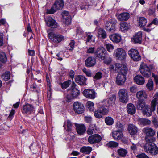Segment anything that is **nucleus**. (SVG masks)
Listing matches in <instances>:
<instances>
[{"instance_id": "f257e3e1", "label": "nucleus", "mask_w": 158, "mask_h": 158, "mask_svg": "<svg viewBox=\"0 0 158 158\" xmlns=\"http://www.w3.org/2000/svg\"><path fill=\"white\" fill-rule=\"evenodd\" d=\"M64 6L63 0H56L51 9L48 10V12L50 14H53L57 10L62 9Z\"/></svg>"}, {"instance_id": "f03ea898", "label": "nucleus", "mask_w": 158, "mask_h": 158, "mask_svg": "<svg viewBox=\"0 0 158 158\" xmlns=\"http://www.w3.org/2000/svg\"><path fill=\"white\" fill-rule=\"evenodd\" d=\"M48 36L52 42L55 44L59 43L64 39V37L62 35L53 32L48 33Z\"/></svg>"}, {"instance_id": "7ed1b4c3", "label": "nucleus", "mask_w": 158, "mask_h": 158, "mask_svg": "<svg viewBox=\"0 0 158 158\" xmlns=\"http://www.w3.org/2000/svg\"><path fill=\"white\" fill-rule=\"evenodd\" d=\"M117 23L116 20L111 19L107 21L105 25L106 29L108 31L114 32L115 29V25Z\"/></svg>"}, {"instance_id": "20e7f679", "label": "nucleus", "mask_w": 158, "mask_h": 158, "mask_svg": "<svg viewBox=\"0 0 158 158\" xmlns=\"http://www.w3.org/2000/svg\"><path fill=\"white\" fill-rule=\"evenodd\" d=\"M119 100L123 103H127L129 100V96L127 90L124 89H120L118 92Z\"/></svg>"}, {"instance_id": "39448f33", "label": "nucleus", "mask_w": 158, "mask_h": 158, "mask_svg": "<svg viewBox=\"0 0 158 158\" xmlns=\"http://www.w3.org/2000/svg\"><path fill=\"white\" fill-rule=\"evenodd\" d=\"M114 55L116 58L120 60L125 59L126 56V53L125 51L122 48H119L115 50Z\"/></svg>"}, {"instance_id": "423d86ee", "label": "nucleus", "mask_w": 158, "mask_h": 158, "mask_svg": "<svg viewBox=\"0 0 158 158\" xmlns=\"http://www.w3.org/2000/svg\"><path fill=\"white\" fill-rule=\"evenodd\" d=\"M136 107L138 109L142 110V113L144 115H147L148 111V107L147 105H145V102L143 99H139L136 104Z\"/></svg>"}, {"instance_id": "0eeeda50", "label": "nucleus", "mask_w": 158, "mask_h": 158, "mask_svg": "<svg viewBox=\"0 0 158 158\" xmlns=\"http://www.w3.org/2000/svg\"><path fill=\"white\" fill-rule=\"evenodd\" d=\"M143 134L145 135V139L143 140V143L141 144L142 147L144 149V151L147 153L148 152V128L146 127L142 130Z\"/></svg>"}, {"instance_id": "6e6552de", "label": "nucleus", "mask_w": 158, "mask_h": 158, "mask_svg": "<svg viewBox=\"0 0 158 158\" xmlns=\"http://www.w3.org/2000/svg\"><path fill=\"white\" fill-rule=\"evenodd\" d=\"M35 108L31 104H27L23 105L22 109V112L24 114H30L34 112Z\"/></svg>"}, {"instance_id": "1a4fd4ad", "label": "nucleus", "mask_w": 158, "mask_h": 158, "mask_svg": "<svg viewBox=\"0 0 158 158\" xmlns=\"http://www.w3.org/2000/svg\"><path fill=\"white\" fill-rule=\"evenodd\" d=\"M106 51L102 47L98 48L95 52V55L96 58H98L99 60H103L105 58V54Z\"/></svg>"}, {"instance_id": "9d476101", "label": "nucleus", "mask_w": 158, "mask_h": 158, "mask_svg": "<svg viewBox=\"0 0 158 158\" xmlns=\"http://www.w3.org/2000/svg\"><path fill=\"white\" fill-rule=\"evenodd\" d=\"M102 139V137L100 135L96 134L89 136L88 141L90 144H94L100 142Z\"/></svg>"}, {"instance_id": "9b49d317", "label": "nucleus", "mask_w": 158, "mask_h": 158, "mask_svg": "<svg viewBox=\"0 0 158 158\" xmlns=\"http://www.w3.org/2000/svg\"><path fill=\"white\" fill-rule=\"evenodd\" d=\"M128 54L135 61H138L141 59V56L138 51L134 49H131L128 51Z\"/></svg>"}, {"instance_id": "f8f14e48", "label": "nucleus", "mask_w": 158, "mask_h": 158, "mask_svg": "<svg viewBox=\"0 0 158 158\" xmlns=\"http://www.w3.org/2000/svg\"><path fill=\"white\" fill-rule=\"evenodd\" d=\"M73 109L75 112L78 114L83 113L85 110L84 105L79 102H75L73 103Z\"/></svg>"}, {"instance_id": "ddd939ff", "label": "nucleus", "mask_w": 158, "mask_h": 158, "mask_svg": "<svg viewBox=\"0 0 158 158\" xmlns=\"http://www.w3.org/2000/svg\"><path fill=\"white\" fill-rule=\"evenodd\" d=\"M116 99V97L115 95L113 94L110 96L109 99L107 100H104L102 102V103L105 104L106 107H109L112 106L114 104L115 101Z\"/></svg>"}, {"instance_id": "4468645a", "label": "nucleus", "mask_w": 158, "mask_h": 158, "mask_svg": "<svg viewBox=\"0 0 158 158\" xmlns=\"http://www.w3.org/2000/svg\"><path fill=\"white\" fill-rule=\"evenodd\" d=\"M149 139V151L152 155H156L158 153V148L154 143L150 141Z\"/></svg>"}, {"instance_id": "2eb2a0df", "label": "nucleus", "mask_w": 158, "mask_h": 158, "mask_svg": "<svg viewBox=\"0 0 158 158\" xmlns=\"http://www.w3.org/2000/svg\"><path fill=\"white\" fill-rule=\"evenodd\" d=\"M83 95L86 98L94 99L96 97V93L93 89H86L83 92Z\"/></svg>"}, {"instance_id": "dca6fc26", "label": "nucleus", "mask_w": 158, "mask_h": 158, "mask_svg": "<svg viewBox=\"0 0 158 158\" xmlns=\"http://www.w3.org/2000/svg\"><path fill=\"white\" fill-rule=\"evenodd\" d=\"M116 16L119 21H127L129 19L130 15L128 12H124L120 14H117Z\"/></svg>"}, {"instance_id": "f3484780", "label": "nucleus", "mask_w": 158, "mask_h": 158, "mask_svg": "<svg viewBox=\"0 0 158 158\" xmlns=\"http://www.w3.org/2000/svg\"><path fill=\"white\" fill-rule=\"evenodd\" d=\"M142 40V32L141 31L136 33L131 38L132 42L135 43H140Z\"/></svg>"}, {"instance_id": "a211bd4d", "label": "nucleus", "mask_w": 158, "mask_h": 158, "mask_svg": "<svg viewBox=\"0 0 158 158\" xmlns=\"http://www.w3.org/2000/svg\"><path fill=\"white\" fill-rule=\"evenodd\" d=\"M63 21L67 25H69L71 22V17L69 12L64 11L62 13Z\"/></svg>"}, {"instance_id": "6ab92c4d", "label": "nucleus", "mask_w": 158, "mask_h": 158, "mask_svg": "<svg viewBox=\"0 0 158 158\" xmlns=\"http://www.w3.org/2000/svg\"><path fill=\"white\" fill-rule=\"evenodd\" d=\"M69 91H70V94L73 98L76 97L80 94V91L76 87V85L74 82L72 83L71 89Z\"/></svg>"}, {"instance_id": "aec40b11", "label": "nucleus", "mask_w": 158, "mask_h": 158, "mask_svg": "<svg viewBox=\"0 0 158 158\" xmlns=\"http://www.w3.org/2000/svg\"><path fill=\"white\" fill-rule=\"evenodd\" d=\"M126 80V76L124 74L118 73L116 78V83L118 85H123Z\"/></svg>"}, {"instance_id": "412c9836", "label": "nucleus", "mask_w": 158, "mask_h": 158, "mask_svg": "<svg viewBox=\"0 0 158 158\" xmlns=\"http://www.w3.org/2000/svg\"><path fill=\"white\" fill-rule=\"evenodd\" d=\"M140 71L143 76L148 77V66L147 64L144 63L141 64L140 66Z\"/></svg>"}, {"instance_id": "4be33fe9", "label": "nucleus", "mask_w": 158, "mask_h": 158, "mask_svg": "<svg viewBox=\"0 0 158 158\" xmlns=\"http://www.w3.org/2000/svg\"><path fill=\"white\" fill-rule=\"evenodd\" d=\"M46 24L48 27L52 28H56L57 27V24L56 22L51 17H48L45 20Z\"/></svg>"}, {"instance_id": "5701e85b", "label": "nucleus", "mask_w": 158, "mask_h": 158, "mask_svg": "<svg viewBox=\"0 0 158 158\" xmlns=\"http://www.w3.org/2000/svg\"><path fill=\"white\" fill-rule=\"evenodd\" d=\"M154 97L155 98L151 102V108H150V111L151 113L152 112L154 111L155 110V107L157 104V101H158V92L156 93ZM152 114H150L149 112V116H150Z\"/></svg>"}, {"instance_id": "b1692460", "label": "nucleus", "mask_w": 158, "mask_h": 158, "mask_svg": "<svg viewBox=\"0 0 158 158\" xmlns=\"http://www.w3.org/2000/svg\"><path fill=\"white\" fill-rule=\"evenodd\" d=\"M77 133L80 135H82L85 133L86 129L85 126L83 124H76Z\"/></svg>"}, {"instance_id": "393cba45", "label": "nucleus", "mask_w": 158, "mask_h": 158, "mask_svg": "<svg viewBox=\"0 0 158 158\" xmlns=\"http://www.w3.org/2000/svg\"><path fill=\"white\" fill-rule=\"evenodd\" d=\"M96 63V60L93 57H88L85 61V64L87 67H91L94 66Z\"/></svg>"}, {"instance_id": "a878e982", "label": "nucleus", "mask_w": 158, "mask_h": 158, "mask_svg": "<svg viewBox=\"0 0 158 158\" xmlns=\"http://www.w3.org/2000/svg\"><path fill=\"white\" fill-rule=\"evenodd\" d=\"M86 80V79L85 77L83 76L79 75L75 78L76 82L81 85H86L85 83Z\"/></svg>"}, {"instance_id": "bb28decb", "label": "nucleus", "mask_w": 158, "mask_h": 158, "mask_svg": "<svg viewBox=\"0 0 158 158\" xmlns=\"http://www.w3.org/2000/svg\"><path fill=\"white\" fill-rule=\"evenodd\" d=\"M112 136L114 139L119 140L122 138L123 136L122 131H115L112 132Z\"/></svg>"}, {"instance_id": "cd10ccee", "label": "nucleus", "mask_w": 158, "mask_h": 158, "mask_svg": "<svg viewBox=\"0 0 158 158\" xmlns=\"http://www.w3.org/2000/svg\"><path fill=\"white\" fill-rule=\"evenodd\" d=\"M134 81L139 85H142L144 84L145 80L143 77L141 75H137L134 78Z\"/></svg>"}, {"instance_id": "c85d7f7f", "label": "nucleus", "mask_w": 158, "mask_h": 158, "mask_svg": "<svg viewBox=\"0 0 158 158\" xmlns=\"http://www.w3.org/2000/svg\"><path fill=\"white\" fill-rule=\"evenodd\" d=\"M138 129L137 127L132 124H129L128 127V130L131 135H134L137 132Z\"/></svg>"}, {"instance_id": "c756f323", "label": "nucleus", "mask_w": 158, "mask_h": 158, "mask_svg": "<svg viewBox=\"0 0 158 158\" xmlns=\"http://www.w3.org/2000/svg\"><path fill=\"white\" fill-rule=\"evenodd\" d=\"M110 39L114 42L118 43L121 40V36L118 34H114L109 36Z\"/></svg>"}, {"instance_id": "7c9ffc66", "label": "nucleus", "mask_w": 158, "mask_h": 158, "mask_svg": "<svg viewBox=\"0 0 158 158\" xmlns=\"http://www.w3.org/2000/svg\"><path fill=\"white\" fill-rule=\"evenodd\" d=\"M127 111L130 114H134L136 111V108L134 105L131 103H129L127 105Z\"/></svg>"}, {"instance_id": "2f4dec72", "label": "nucleus", "mask_w": 158, "mask_h": 158, "mask_svg": "<svg viewBox=\"0 0 158 158\" xmlns=\"http://www.w3.org/2000/svg\"><path fill=\"white\" fill-rule=\"evenodd\" d=\"M97 130L95 124H91L87 131V133L89 135H91L95 133Z\"/></svg>"}, {"instance_id": "473e14b6", "label": "nucleus", "mask_w": 158, "mask_h": 158, "mask_svg": "<svg viewBox=\"0 0 158 158\" xmlns=\"http://www.w3.org/2000/svg\"><path fill=\"white\" fill-rule=\"evenodd\" d=\"M106 107V106H105V104L103 103H102V104L100 105V106L98 108L103 115L107 114L109 111L108 108L107 107Z\"/></svg>"}, {"instance_id": "72a5a7b5", "label": "nucleus", "mask_w": 158, "mask_h": 158, "mask_svg": "<svg viewBox=\"0 0 158 158\" xmlns=\"http://www.w3.org/2000/svg\"><path fill=\"white\" fill-rule=\"evenodd\" d=\"M137 98L139 99H143L147 98V94L144 90L140 91L137 93L136 94Z\"/></svg>"}, {"instance_id": "f704fd0d", "label": "nucleus", "mask_w": 158, "mask_h": 158, "mask_svg": "<svg viewBox=\"0 0 158 158\" xmlns=\"http://www.w3.org/2000/svg\"><path fill=\"white\" fill-rule=\"evenodd\" d=\"M155 134L154 130L151 128H149V139L150 142H154L156 140V139L154 136Z\"/></svg>"}, {"instance_id": "c9c22d12", "label": "nucleus", "mask_w": 158, "mask_h": 158, "mask_svg": "<svg viewBox=\"0 0 158 158\" xmlns=\"http://www.w3.org/2000/svg\"><path fill=\"white\" fill-rule=\"evenodd\" d=\"M120 27L121 31H124L130 28V25L126 22H121L120 23Z\"/></svg>"}, {"instance_id": "e433bc0d", "label": "nucleus", "mask_w": 158, "mask_h": 158, "mask_svg": "<svg viewBox=\"0 0 158 158\" xmlns=\"http://www.w3.org/2000/svg\"><path fill=\"white\" fill-rule=\"evenodd\" d=\"M92 150V148L90 147L84 146L81 148L80 149V152L88 154H89Z\"/></svg>"}, {"instance_id": "4c0bfd02", "label": "nucleus", "mask_w": 158, "mask_h": 158, "mask_svg": "<svg viewBox=\"0 0 158 158\" xmlns=\"http://www.w3.org/2000/svg\"><path fill=\"white\" fill-rule=\"evenodd\" d=\"M138 124L141 126H145L148 124V119L143 118H139L138 119Z\"/></svg>"}, {"instance_id": "58836bf2", "label": "nucleus", "mask_w": 158, "mask_h": 158, "mask_svg": "<svg viewBox=\"0 0 158 158\" xmlns=\"http://www.w3.org/2000/svg\"><path fill=\"white\" fill-rule=\"evenodd\" d=\"M147 20L143 17H141L139 19V25L141 27L145 26L147 23Z\"/></svg>"}, {"instance_id": "ea45409f", "label": "nucleus", "mask_w": 158, "mask_h": 158, "mask_svg": "<svg viewBox=\"0 0 158 158\" xmlns=\"http://www.w3.org/2000/svg\"><path fill=\"white\" fill-rule=\"evenodd\" d=\"M86 106L90 111H93L94 109V104L91 101H88L87 102Z\"/></svg>"}, {"instance_id": "a19ab883", "label": "nucleus", "mask_w": 158, "mask_h": 158, "mask_svg": "<svg viewBox=\"0 0 158 158\" xmlns=\"http://www.w3.org/2000/svg\"><path fill=\"white\" fill-rule=\"evenodd\" d=\"M120 72L118 73L122 74H124L125 76L127 73L128 69L126 66L124 64L123 65L122 67L120 69Z\"/></svg>"}, {"instance_id": "79ce46f5", "label": "nucleus", "mask_w": 158, "mask_h": 158, "mask_svg": "<svg viewBox=\"0 0 158 158\" xmlns=\"http://www.w3.org/2000/svg\"><path fill=\"white\" fill-rule=\"evenodd\" d=\"M105 122L108 125H112L114 122L113 119L110 117H106L105 120Z\"/></svg>"}, {"instance_id": "37998d69", "label": "nucleus", "mask_w": 158, "mask_h": 158, "mask_svg": "<svg viewBox=\"0 0 158 158\" xmlns=\"http://www.w3.org/2000/svg\"><path fill=\"white\" fill-rule=\"evenodd\" d=\"M7 58L4 52H1L0 53V61L5 63L7 61Z\"/></svg>"}, {"instance_id": "c03bdc74", "label": "nucleus", "mask_w": 158, "mask_h": 158, "mask_svg": "<svg viewBox=\"0 0 158 158\" xmlns=\"http://www.w3.org/2000/svg\"><path fill=\"white\" fill-rule=\"evenodd\" d=\"M98 34L100 36L103 38L105 39L106 38V35L105 31L103 29L100 28L98 30Z\"/></svg>"}, {"instance_id": "a18cd8bd", "label": "nucleus", "mask_w": 158, "mask_h": 158, "mask_svg": "<svg viewBox=\"0 0 158 158\" xmlns=\"http://www.w3.org/2000/svg\"><path fill=\"white\" fill-rule=\"evenodd\" d=\"M118 152L120 156L125 157L127 154V151L125 149L121 148L118 150Z\"/></svg>"}, {"instance_id": "49530a36", "label": "nucleus", "mask_w": 158, "mask_h": 158, "mask_svg": "<svg viewBox=\"0 0 158 158\" xmlns=\"http://www.w3.org/2000/svg\"><path fill=\"white\" fill-rule=\"evenodd\" d=\"M66 126H67V130L68 131H71L72 127V125L71 122L69 120H68L66 122H65L63 127L65 128Z\"/></svg>"}, {"instance_id": "de8ad7c7", "label": "nucleus", "mask_w": 158, "mask_h": 158, "mask_svg": "<svg viewBox=\"0 0 158 158\" xmlns=\"http://www.w3.org/2000/svg\"><path fill=\"white\" fill-rule=\"evenodd\" d=\"M2 78L5 81H7L10 79V72H6L4 74L2 75Z\"/></svg>"}, {"instance_id": "09e8293b", "label": "nucleus", "mask_w": 158, "mask_h": 158, "mask_svg": "<svg viewBox=\"0 0 158 158\" xmlns=\"http://www.w3.org/2000/svg\"><path fill=\"white\" fill-rule=\"evenodd\" d=\"M106 146L109 147H117L118 144V143L114 141H110L107 143Z\"/></svg>"}, {"instance_id": "8fccbe9b", "label": "nucleus", "mask_w": 158, "mask_h": 158, "mask_svg": "<svg viewBox=\"0 0 158 158\" xmlns=\"http://www.w3.org/2000/svg\"><path fill=\"white\" fill-rule=\"evenodd\" d=\"M94 115L95 117L98 118H101L103 115L98 108L94 111Z\"/></svg>"}, {"instance_id": "3c124183", "label": "nucleus", "mask_w": 158, "mask_h": 158, "mask_svg": "<svg viewBox=\"0 0 158 158\" xmlns=\"http://www.w3.org/2000/svg\"><path fill=\"white\" fill-rule=\"evenodd\" d=\"M102 73L100 72H97L95 75L93 76L94 81H97L98 80H100L102 77Z\"/></svg>"}, {"instance_id": "603ef678", "label": "nucleus", "mask_w": 158, "mask_h": 158, "mask_svg": "<svg viewBox=\"0 0 158 158\" xmlns=\"http://www.w3.org/2000/svg\"><path fill=\"white\" fill-rule=\"evenodd\" d=\"M71 81L70 80H68L64 82L61 84V86L62 89H65L67 88L70 85L71 83Z\"/></svg>"}, {"instance_id": "864d4df0", "label": "nucleus", "mask_w": 158, "mask_h": 158, "mask_svg": "<svg viewBox=\"0 0 158 158\" xmlns=\"http://www.w3.org/2000/svg\"><path fill=\"white\" fill-rule=\"evenodd\" d=\"M115 127L116 128L118 129V131H122L123 130V126L120 122L118 121L116 122Z\"/></svg>"}, {"instance_id": "5fc2aeb1", "label": "nucleus", "mask_w": 158, "mask_h": 158, "mask_svg": "<svg viewBox=\"0 0 158 158\" xmlns=\"http://www.w3.org/2000/svg\"><path fill=\"white\" fill-rule=\"evenodd\" d=\"M105 46L107 50L110 52H112L114 48V46L110 44H106Z\"/></svg>"}, {"instance_id": "6e6d98bb", "label": "nucleus", "mask_w": 158, "mask_h": 158, "mask_svg": "<svg viewBox=\"0 0 158 158\" xmlns=\"http://www.w3.org/2000/svg\"><path fill=\"white\" fill-rule=\"evenodd\" d=\"M152 122L155 127L156 128L158 127V122L157 119L155 117H152Z\"/></svg>"}, {"instance_id": "4d7b16f0", "label": "nucleus", "mask_w": 158, "mask_h": 158, "mask_svg": "<svg viewBox=\"0 0 158 158\" xmlns=\"http://www.w3.org/2000/svg\"><path fill=\"white\" fill-rule=\"evenodd\" d=\"M95 49L94 47H89L88 48L86 52L88 53H93L94 52Z\"/></svg>"}, {"instance_id": "13d9d810", "label": "nucleus", "mask_w": 158, "mask_h": 158, "mask_svg": "<svg viewBox=\"0 0 158 158\" xmlns=\"http://www.w3.org/2000/svg\"><path fill=\"white\" fill-rule=\"evenodd\" d=\"M30 89L31 91L34 92L37 91V87L35 83H34L30 86Z\"/></svg>"}, {"instance_id": "bf43d9fd", "label": "nucleus", "mask_w": 158, "mask_h": 158, "mask_svg": "<svg viewBox=\"0 0 158 158\" xmlns=\"http://www.w3.org/2000/svg\"><path fill=\"white\" fill-rule=\"evenodd\" d=\"M153 89V82L152 80L149 79V90H152Z\"/></svg>"}, {"instance_id": "052dcab7", "label": "nucleus", "mask_w": 158, "mask_h": 158, "mask_svg": "<svg viewBox=\"0 0 158 158\" xmlns=\"http://www.w3.org/2000/svg\"><path fill=\"white\" fill-rule=\"evenodd\" d=\"M152 76L154 78V80L156 85L158 84V76L155 75L154 73H152Z\"/></svg>"}, {"instance_id": "680f3d73", "label": "nucleus", "mask_w": 158, "mask_h": 158, "mask_svg": "<svg viewBox=\"0 0 158 158\" xmlns=\"http://www.w3.org/2000/svg\"><path fill=\"white\" fill-rule=\"evenodd\" d=\"M136 157L137 158H148L147 155L143 153L137 155Z\"/></svg>"}, {"instance_id": "e2e57ef3", "label": "nucleus", "mask_w": 158, "mask_h": 158, "mask_svg": "<svg viewBox=\"0 0 158 158\" xmlns=\"http://www.w3.org/2000/svg\"><path fill=\"white\" fill-rule=\"evenodd\" d=\"M152 24L157 25L158 24V19L156 18L155 19L150 23L149 24V27H150Z\"/></svg>"}, {"instance_id": "0e129e2a", "label": "nucleus", "mask_w": 158, "mask_h": 158, "mask_svg": "<svg viewBox=\"0 0 158 158\" xmlns=\"http://www.w3.org/2000/svg\"><path fill=\"white\" fill-rule=\"evenodd\" d=\"M3 34L0 33V46H2L3 44Z\"/></svg>"}, {"instance_id": "69168bd1", "label": "nucleus", "mask_w": 158, "mask_h": 158, "mask_svg": "<svg viewBox=\"0 0 158 158\" xmlns=\"http://www.w3.org/2000/svg\"><path fill=\"white\" fill-rule=\"evenodd\" d=\"M75 43V42L74 40H72L71 42L69 43V46L71 48L69 49V50L72 51L73 49Z\"/></svg>"}, {"instance_id": "338daca9", "label": "nucleus", "mask_w": 158, "mask_h": 158, "mask_svg": "<svg viewBox=\"0 0 158 158\" xmlns=\"http://www.w3.org/2000/svg\"><path fill=\"white\" fill-rule=\"evenodd\" d=\"M130 91L132 93H135L137 91V89L135 86H132L130 87Z\"/></svg>"}, {"instance_id": "774afa93", "label": "nucleus", "mask_w": 158, "mask_h": 158, "mask_svg": "<svg viewBox=\"0 0 158 158\" xmlns=\"http://www.w3.org/2000/svg\"><path fill=\"white\" fill-rule=\"evenodd\" d=\"M28 55L30 56H33L35 55V52L34 50H28Z\"/></svg>"}]
</instances>
